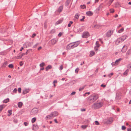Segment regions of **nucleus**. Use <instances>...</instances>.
Returning <instances> with one entry per match:
<instances>
[{
  "mask_svg": "<svg viewBox=\"0 0 131 131\" xmlns=\"http://www.w3.org/2000/svg\"><path fill=\"white\" fill-rule=\"evenodd\" d=\"M126 127L124 126H122V129L123 130H124L126 129Z\"/></svg>",
  "mask_w": 131,
  "mask_h": 131,
  "instance_id": "09e8293b",
  "label": "nucleus"
},
{
  "mask_svg": "<svg viewBox=\"0 0 131 131\" xmlns=\"http://www.w3.org/2000/svg\"><path fill=\"white\" fill-rule=\"evenodd\" d=\"M79 15L78 14H77L75 16V17L76 19H78L79 17Z\"/></svg>",
  "mask_w": 131,
  "mask_h": 131,
  "instance_id": "58836bf2",
  "label": "nucleus"
},
{
  "mask_svg": "<svg viewBox=\"0 0 131 131\" xmlns=\"http://www.w3.org/2000/svg\"><path fill=\"white\" fill-rule=\"evenodd\" d=\"M38 110L37 108H34L32 109L30 111V114L32 115L37 114L38 112Z\"/></svg>",
  "mask_w": 131,
  "mask_h": 131,
  "instance_id": "0eeeda50",
  "label": "nucleus"
},
{
  "mask_svg": "<svg viewBox=\"0 0 131 131\" xmlns=\"http://www.w3.org/2000/svg\"><path fill=\"white\" fill-rule=\"evenodd\" d=\"M8 64V63L7 62H5L2 65V67H5Z\"/></svg>",
  "mask_w": 131,
  "mask_h": 131,
  "instance_id": "a878e982",
  "label": "nucleus"
},
{
  "mask_svg": "<svg viewBox=\"0 0 131 131\" xmlns=\"http://www.w3.org/2000/svg\"><path fill=\"white\" fill-rule=\"evenodd\" d=\"M127 47L126 46H124L122 49V51L123 52H124L126 50Z\"/></svg>",
  "mask_w": 131,
  "mask_h": 131,
  "instance_id": "4468645a",
  "label": "nucleus"
},
{
  "mask_svg": "<svg viewBox=\"0 0 131 131\" xmlns=\"http://www.w3.org/2000/svg\"><path fill=\"white\" fill-rule=\"evenodd\" d=\"M20 65L21 66H22L23 65V63H22V62L21 61L20 62Z\"/></svg>",
  "mask_w": 131,
  "mask_h": 131,
  "instance_id": "680f3d73",
  "label": "nucleus"
},
{
  "mask_svg": "<svg viewBox=\"0 0 131 131\" xmlns=\"http://www.w3.org/2000/svg\"><path fill=\"white\" fill-rule=\"evenodd\" d=\"M58 113L57 111H54L52 112L50 114L46 116V119H51L54 117L58 115Z\"/></svg>",
  "mask_w": 131,
  "mask_h": 131,
  "instance_id": "7ed1b4c3",
  "label": "nucleus"
},
{
  "mask_svg": "<svg viewBox=\"0 0 131 131\" xmlns=\"http://www.w3.org/2000/svg\"><path fill=\"white\" fill-rule=\"evenodd\" d=\"M38 128V126L36 124H34L33 125L32 129L35 130H37Z\"/></svg>",
  "mask_w": 131,
  "mask_h": 131,
  "instance_id": "9b49d317",
  "label": "nucleus"
},
{
  "mask_svg": "<svg viewBox=\"0 0 131 131\" xmlns=\"http://www.w3.org/2000/svg\"><path fill=\"white\" fill-rule=\"evenodd\" d=\"M73 22L72 21H70L69 23L68 24V27H70L71 26V25L72 24Z\"/></svg>",
  "mask_w": 131,
  "mask_h": 131,
  "instance_id": "4c0bfd02",
  "label": "nucleus"
},
{
  "mask_svg": "<svg viewBox=\"0 0 131 131\" xmlns=\"http://www.w3.org/2000/svg\"><path fill=\"white\" fill-rule=\"evenodd\" d=\"M110 12L111 13H113L114 12V9H110Z\"/></svg>",
  "mask_w": 131,
  "mask_h": 131,
  "instance_id": "3c124183",
  "label": "nucleus"
},
{
  "mask_svg": "<svg viewBox=\"0 0 131 131\" xmlns=\"http://www.w3.org/2000/svg\"><path fill=\"white\" fill-rule=\"evenodd\" d=\"M24 124L25 126H27L28 125V123L26 122H24Z\"/></svg>",
  "mask_w": 131,
  "mask_h": 131,
  "instance_id": "49530a36",
  "label": "nucleus"
},
{
  "mask_svg": "<svg viewBox=\"0 0 131 131\" xmlns=\"http://www.w3.org/2000/svg\"><path fill=\"white\" fill-rule=\"evenodd\" d=\"M57 41L55 39H53L51 40V42L52 45H54L56 43Z\"/></svg>",
  "mask_w": 131,
  "mask_h": 131,
  "instance_id": "a211bd4d",
  "label": "nucleus"
},
{
  "mask_svg": "<svg viewBox=\"0 0 131 131\" xmlns=\"http://www.w3.org/2000/svg\"><path fill=\"white\" fill-rule=\"evenodd\" d=\"M80 8L82 9H84V8H86V6L84 5H81L80 6Z\"/></svg>",
  "mask_w": 131,
  "mask_h": 131,
  "instance_id": "473e14b6",
  "label": "nucleus"
},
{
  "mask_svg": "<svg viewBox=\"0 0 131 131\" xmlns=\"http://www.w3.org/2000/svg\"><path fill=\"white\" fill-rule=\"evenodd\" d=\"M70 2V0H67L65 2V5L66 6H68Z\"/></svg>",
  "mask_w": 131,
  "mask_h": 131,
  "instance_id": "6ab92c4d",
  "label": "nucleus"
},
{
  "mask_svg": "<svg viewBox=\"0 0 131 131\" xmlns=\"http://www.w3.org/2000/svg\"><path fill=\"white\" fill-rule=\"evenodd\" d=\"M45 65V64L44 62H42L41 64H40L39 65V66L41 67H43Z\"/></svg>",
  "mask_w": 131,
  "mask_h": 131,
  "instance_id": "7c9ffc66",
  "label": "nucleus"
},
{
  "mask_svg": "<svg viewBox=\"0 0 131 131\" xmlns=\"http://www.w3.org/2000/svg\"><path fill=\"white\" fill-rule=\"evenodd\" d=\"M127 68L131 70V63L128 64L127 65Z\"/></svg>",
  "mask_w": 131,
  "mask_h": 131,
  "instance_id": "c9c22d12",
  "label": "nucleus"
},
{
  "mask_svg": "<svg viewBox=\"0 0 131 131\" xmlns=\"http://www.w3.org/2000/svg\"><path fill=\"white\" fill-rule=\"evenodd\" d=\"M38 44H36L35 45L33 46V48H35L37 45Z\"/></svg>",
  "mask_w": 131,
  "mask_h": 131,
  "instance_id": "338daca9",
  "label": "nucleus"
},
{
  "mask_svg": "<svg viewBox=\"0 0 131 131\" xmlns=\"http://www.w3.org/2000/svg\"><path fill=\"white\" fill-rule=\"evenodd\" d=\"M79 69L78 68H77L75 70V73H78V71H79Z\"/></svg>",
  "mask_w": 131,
  "mask_h": 131,
  "instance_id": "8fccbe9b",
  "label": "nucleus"
},
{
  "mask_svg": "<svg viewBox=\"0 0 131 131\" xmlns=\"http://www.w3.org/2000/svg\"><path fill=\"white\" fill-rule=\"evenodd\" d=\"M8 66L9 68H13L14 67V66L12 64H9Z\"/></svg>",
  "mask_w": 131,
  "mask_h": 131,
  "instance_id": "ea45409f",
  "label": "nucleus"
},
{
  "mask_svg": "<svg viewBox=\"0 0 131 131\" xmlns=\"http://www.w3.org/2000/svg\"><path fill=\"white\" fill-rule=\"evenodd\" d=\"M95 44H96V46L97 47H99L100 45H99V42L97 41L96 42Z\"/></svg>",
  "mask_w": 131,
  "mask_h": 131,
  "instance_id": "79ce46f5",
  "label": "nucleus"
},
{
  "mask_svg": "<svg viewBox=\"0 0 131 131\" xmlns=\"http://www.w3.org/2000/svg\"><path fill=\"white\" fill-rule=\"evenodd\" d=\"M85 110V109L84 108H83L81 109V111L82 112L84 111Z\"/></svg>",
  "mask_w": 131,
  "mask_h": 131,
  "instance_id": "69168bd1",
  "label": "nucleus"
},
{
  "mask_svg": "<svg viewBox=\"0 0 131 131\" xmlns=\"http://www.w3.org/2000/svg\"><path fill=\"white\" fill-rule=\"evenodd\" d=\"M52 68L51 66L49 65L46 68V70L48 71L49 69H51Z\"/></svg>",
  "mask_w": 131,
  "mask_h": 131,
  "instance_id": "5701e85b",
  "label": "nucleus"
},
{
  "mask_svg": "<svg viewBox=\"0 0 131 131\" xmlns=\"http://www.w3.org/2000/svg\"><path fill=\"white\" fill-rule=\"evenodd\" d=\"M116 99L118 100H119L121 98L120 94H116Z\"/></svg>",
  "mask_w": 131,
  "mask_h": 131,
  "instance_id": "dca6fc26",
  "label": "nucleus"
},
{
  "mask_svg": "<svg viewBox=\"0 0 131 131\" xmlns=\"http://www.w3.org/2000/svg\"><path fill=\"white\" fill-rule=\"evenodd\" d=\"M122 60V59L121 58H119V59L116 60L115 62V63L116 64H117L121 60Z\"/></svg>",
  "mask_w": 131,
  "mask_h": 131,
  "instance_id": "b1692460",
  "label": "nucleus"
},
{
  "mask_svg": "<svg viewBox=\"0 0 131 131\" xmlns=\"http://www.w3.org/2000/svg\"><path fill=\"white\" fill-rule=\"evenodd\" d=\"M19 55L18 56L16 57L17 59H20L22 58V57L23 56L22 55H21L20 53H19Z\"/></svg>",
  "mask_w": 131,
  "mask_h": 131,
  "instance_id": "c756f323",
  "label": "nucleus"
},
{
  "mask_svg": "<svg viewBox=\"0 0 131 131\" xmlns=\"http://www.w3.org/2000/svg\"><path fill=\"white\" fill-rule=\"evenodd\" d=\"M103 105V103L102 102H96L93 104L92 107L95 109H98L102 107Z\"/></svg>",
  "mask_w": 131,
  "mask_h": 131,
  "instance_id": "20e7f679",
  "label": "nucleus"
},
{
  "mask_svg": "<svg viewBox=\"0 0 131 131\" xmlns=\"http://www.w3.org/2000/svg\"><path fill=\"white\" fill-rule=\"evenodd\" d=\"M85 86H84L81 88L79 89V91H81L83 90Z\"/></svg>",
  "mask_w": 131,
  "mask_h": 131,
  "instance_id": "a19ab883",
  "label": "nucleus"
},
{
  "mask_svg": "<svg viewBox=\"0 0 131 131\" xmlns=\"http://www.w3.org/2000/svg\"><path fill=\"white\" fill-rule=\"evenodd\" d=\"M95 54V52L93 51H91L90 52V57H92Z\"/></svg>",
  "mask_w": 131,
  "mask_h": 131,
  "instance_id": "412c9836",
  "label": "nucleus"
},
{
  "mask_svg": "<svg viewBox=\"0 0 131 131\" xmlns=\"http://www.w3.org/2000/svg\"><path fill=\"white\" fill-rule=\"evenodd\" d=\"M18 91L19 93H20L21 92V88H19L18 89Z\"/></svg>",
  "mask_w": 131,
  "mask_h": 131,
  "instance_id": "a18cd8bd",
  "label": "nucleus"
},
{
  "mask_svg": "<svg viewBox=\"0 0 131 131\" xmlns=\"http://www.w3.org/2000/svg\"><path fill=\"white\" fill-rule=\"evenodd\" d=\"M17 91V89L16 88H15L13 90V92L16 93Z\"/></svg>",
  "mask_w": 131,
  "mask_h": 131,
  "instance_id": "4d7b16f0",
  "label": "nucleus"
},
{
  "mask_svg": "<svg viewBox=\"0 0 131 131\" xmlns=\"http://www.w3.org/2000/svg\"><path fill=\"white\" fill-rule=\"evenodd\" d=\"M63 69V66L61 65L60 67H59V69L60 70H62Z\"/></svg>",
  "mask_w": 131,
  "mask_h": 131,
  "instance_id": "5fc2aeb1",
  "label": "nucleus"
},
{
  "mask_svg": "<svg viewBox=\"0 0 131 131\" xmlns=\"http://www.w3.org/2000/svg\"><path fill=\"white\" fill-rule=\"evenodd\" d=\"M86 14L88 16H91L93 15V13L91 11H89L87 12H86Z\"/></svg>",
  "mask_w": 131,
  "mask_h": 131,
  "instance_id": "2eb2a0df",
  "label": "nucleus"
},
{
  "mask_svg": "<svg viewBox=\"0 0 131 131\" xmlns=\"http://www.w3.org/2000/svg\"><path fill=\"white\" fill-rule=\"evenodd\" d=\"M126 55L127 56H129L131 54V49H129L126 52Z\"/></svg>",
  "mask_w": 131,
  "mask_h": 131,
  "instance_id": "4be33fe9",
  "label": "nucleus"
},
{
  "mask_svg": "<svg viewBox=\"0 0 131 131\" xmlns=\"http://www.w3.org/2000/svg\"><path fill=\"white\" fill-rule=\"evenodd\" d=\"M63 20L60 19L58 21H57L55 23V25H57L58 24L61 23L63 21Z\"/></svg>",
  "mask_w": 131,
  "mask_h": 131,
  "instance_id": "f3484780",
  "label": "nucleus"
},
{
  "mask_svg": "<svg viewBox=\"0 0 131 131\" xmlns=\"http://www.w3.org/2000/svg\"><path fill=\"white\" fill-rule=\"evenodd\" d=\"M102 8H103V4H101L100 5L99 7L96 8V10L97 12H98Z\"/></svg>",
  "mask_w": 131,
  "mask_h": 131,
  "instance_id": "f8f14e48",
  "label": "nucleus"
},
{
  "mask_svg": "<svg viewBox=\"0 0 131 131\" xmlns=\"http://www.w3.org/2000/svg\"><path fill=\"white\" fill-rule=\"evenodd\" d=\"M113 73H111L110 74H109L108 76L110 78L111 77V76L113 75Z\"/></svg>",
  "mask_w": 131,
  "mask_h": 131,
  "instance_id": "de8ad7c7",
  "label": "nucleus"
},
{
  "mask_svg": "<svg viewBox=\"0 0 131 131\" xmlns=\"http://www.w3.org/2000/svg\"><path fill=\"white\" fill-rule=\"evenodd\" d=\"M88 127V125H82L81 126V127L83 129H85Z\"/></svg>",
  "mask_w": 131,
  "mask_h": 131,
  "instance_id": "cd10ccee",
  "label": "nucleus"
},
{
  "mask_svg": "<svg viewBox=\"0 0 131 131\" xmlns=\"http://www.w3.org/2000/svg\"><path fill=\"white\" fill-rule=\"evenodd\" d=\"M62 35V33L61 32H60V33H59V34H58V36L59 37H60Z\"/></svg>",
  "mask_w": 131,
  "mask_h": 131,
  "instance_id": "13d9d810",
  "label": "nucleus"
},
{
  "mask_svg": "<svg viewBox=\"0 0 131 131\" xmlns=\"http://www.w3.org/2000/svg\"><path fill=\"white\" fill-rule=\"evenodd\" d=\"M128 72V70L127 69L124 72V73H123V75H127Z\"/></svg>",
  "mask_w": 131,
  "mask_h": 131,
  "instance_id": "c85d7f7f",
  "label": "nucleus"
},
{
  "mask_svg": "<svg viewBox=\"0 0 131 131\" xmlns=\"http://www.w3.org/2000/svg\"><path fill=\"white\" fill-rule=\"evenodd\" d=\"M32 50L31 49H29L28 50H27V51L25 53V54H26V55H27V54H28V53L29 52V50H31V51Z\"/></svg>",
  "mask_w": 131,
  "mask_h": 131,
  "instance_id": "864d4df0",
  "label": "nucleus"
},
{
  "mask_svg": "<svg viewBox=\"0 0 131 131\" xmlns=\"http://www.w3.org/2000/svg\"><path fill=\"white\" fill-rule=\"evenodd\" d=\"M95 123L96 125H99V123L98 122V121H95Z\"/></svg>",
  "mask_w": 131,
  "mask_h": 131,
  "instance_id": "6e6d98bb",
  "label": "nucleus"
},
{
  "mask_svg": "<svg viewBox=\"0 0 131 131\" xmlns=\"http://www.w3.org/2000/svg\"><path fill=\"white\" fill-rule=\"evenodd\" d=\"M63 6H60L59 8H58V12L60 13L61 12L63 9Z\"/></svg>",
  "mask_w": 131,
  "mask_h": 131,
  "instance_id": "ddd939ff",
  "label": "nucleus"
},
{
  "mask_svg": "<svg viewBox=\"0 0 131 131\" xmlns=\"http://www.w3.org/2000/svg\"><path fill=\"white\" fill-rule=\"evenodd\" d=\"M75 92H73L71 93V95H74L75 94Z\"/></svg>",
  "mask_w": 131,
  "mask_h": 131,
  "instance_id": "052dcab7",
  "label": "nucleus"
},
{
  "mask_svg": "<svg viewBox=\"0 0 131 131\" xmlns=\"http://www.w3.org/2000/svg\"><path fill=\"white\" fill-rule=\"evenodd\" d=\"M36 118L35 117L33 118L31 120V122L32 123H34L36 121Z\"/></svg>",
  "mask_w": 131,
  "mask_h": 131,
  "instance_id": "2f4dec72",
  "label": "nucleus"
},
{
  "mask_svg": "<svg viewBox=\"0 0 131 131\" xmlns=\"http://www.w3.org/2000/svg\"><path fill=\"white\" fill-rule=\"evenodd\" d=\"M98 98V94H96L90 96L88 100V101L92 103L95 101Z\"/></svg>",
  "mask_w": 131,
  "mask_h": 131,
  "instance_id": "f03ea898",
  "label": "nucleus"
},
{
  "mask_svg": "<svg viewBox=\"0 0 131 131\" xmlns=\"http://www.w3.org/2000/svg\"><path fill=\"white\" fill-rule=\"evenodd\" d=\"M55 30L54 29H53L51 30L50 32L51 34H53L55 32Z\"/></svg>",
  "mask_w": 131,
  "mask_h": 131,
  "instance_id": "37998d69",
  "label": "nucleus"
},
{
  "mask_svg": "<svg viewBox=\"0 0 131 131\" xmlns=\"http://www.w3.org/2000/svg\"><path fill=\"white\" fill-rule=\"evenodd\" d=\"M113 121V118L112 117H110L104 119L103 122L105 124H111Z\"/></svg>",
  "mask_w": 131,
  "mask_h": 131,
  "instance_id": "39448f33",
  "label": "nucleus"
},
{
  "mask_svg": "<svg viewBox=\"0 0 131 131\" xmlns=\"http://www.w3.org/2000/svg\"><path fill=\"white\" fill-rule=\"evenodd\" d=\"M77 82V80H74L71 82V83L73 84H75L76 82Z\"/></svg>",
  "mask_w": 131,
  "mask_h": 131,
  "instance_id": "e433bc0d",
  "label": "nucleus"
},
{
  "mask_svg": "<svg viewBox=\"0 0 131 131\" xmlns=\"http://www.w3.org/2000/svg\"><path fill=\"white\" fill-rule=\"evenodd\" d=\"M5 107L4 105H2L0 106V112Z\"/></svg>",
  "mask_w": 131,
  "mask_h": 131,
  "instance_id": "393cba45",
  "label": "nucleus"
},
{
  "mask_svg": "<svg viewBox=\"0 0 131 131\" xmlns=\"http://www.w3.org/2000/svg\"><path fill=\"white\" fill-rule=\"evenodd\" d=\"M12 111L11 110H8V112L9 114L8 115V116H10V115L12 114Z\"/></svg>",
  "mask_w": 131,
  "mask_h": 131,
  "instance_id": "72a5a7b5",
  "label": "nucleus"
},
{
  "mask_svg": "<svg viewBox=\"0 0 131 131\" xmlns=\"http://www.w3.org/2000/svg\"><path fill=\"white\" fill-rule=\"evenodd\" d=\"M106 85H104L103 84H102L101 85V87H103V88H105V87H106Z\"/></svg>",
  "mask_w": 131,
  "mask_h": 131,
  "instance_id": "e2e57ef3",
  "label": "nucleus"
},
{
  "mask_svg": "<svg viewBox=\"0 0 131 131\" xmlns=\"http://www.w3.org/2000/svg\"><path fill=\"white\" fill-rule=\"evenodd\" d=\"M23 103L21 102H19L18 103V106L19 107L21 108L22 106Z\"/></svg>",
  "mask_w": 131,
  "mask_h": 131,
  "instance_id": "aec40b11",
  "label": "nucleus"
},
{
  "mask_svg": "<svg viewBox=\"0 0 131 131\" xmlns=\"http://www.w3.org/2000/svg\"><path fill=\"white\" fill-rule=\"evenodd\" d=\"M9 99L8 98H7L6 99L4 100L3 101V103H7L9 101Z\"/></svg>",
  "mask_w": 131,
  "mask_h": 131,
  "instance_id": "bb28decb",
  "label": "nucleus"
},
{
  "mask_svg": "<svg viewBox=\"0 0 131 131\" xmlns=\"http://www.w3.org/2000/svg\"><path fill=\"white\" fill-rule=\"evenodd\" d=\"M90 36V34L89 32L88 31L84 32L82 35V37L84 38H86Z\"/></svg>",
  "mask_w": 131,
  "mask_h": 131,
  "instance_id": "6e6552de",
  "label": "nucleus"
},
{
  "mask_svg": "<svg viewBox=\"0 0 131 131\" xmlns=\"http://www.w3.org/2000/svg\"><path fill=\"white\" fill-rule=\"evenodd\" d=\"M113 32H112L111 30H109L108 31L106 34V36L108 37H110L112 34Z\"/></svg>",
  "mask_w": 131,
  "mask_h": 131,
  "instance_id": "1a4fd4ad",
  "label": "nucleus"
},
{
  "mask_svg": "<svg viewBox=\"0 0 131 131\" xmlns=\"http://www.w3.org/2000/svg\"><path fill=\"white\" fill-rule=\"evenodd\" d=\"M98 47H96V46H95L94 47V49L95 51H97L98 50Z\"/></svg>",
  "mask_w": 131,
  "mask_h": 131,
  "instance_id": "603ef678",
  "label": "nucleus"
},
{
  "mask_svg": "<svg viewBox=\"0 0 131 131\" xmlns=\"http://www.w3.org/2000/svg\"><path fill=\"white\" fill-rule=\"evenodd\" d=\"M124 30V28H122L119 30L118 31V32L119 33H121Z\"/></svg>",
  "mask_w": 131,
  "mask_h": 131,
  "instance_id": "f704fd0d",
  "label": "nucleus"
},
{
  "mask_svg": "<svg viewBox=\"0 0 131 131\" xmlns=\"http://www.w3.org/2000/svg\"><path fill=\"white\" fill-rule=\"evenodd\" d=\"M127 131H131V128H127Z\"/></svg>",
  "mask_w": 131,
  "mask_h": 131,
  "instance_id": "774afa93",
  "label": "nucleus"
},
{
  "mask_svg": "<svg viewBox=\"0 0 131 131\" xmlns=\"http://www.w3.org/2000/svg\"><path fill=\"white\" fill-rule=\"evenodd\" d=\"M127 38V36L125 35L122 36L118 39L116 41L115 44L116 45H118L120 43L123 41Z\"/></svg>",
  "mask_w": 131,
  "mask_h": 131,
  "instance_id": "423d86ee",
  "label": "nucleus"
},
{
  "mask_svg": "<svg viewBox=\"0 0 131 131\" xmlns=\"http://www.w3.org/2000/svg\"><path fill=\"white\" fill-rule=\"evenodd\" d=\"M57 81L56 80H55L53 81V84H55V83H57Z\"/></svg>",
  "mask_w": 131,
  "mask_h": 131,
  "instance_id": "0e129e2a",
  "label": "nucleus"
},
{
  "mask_svg": "<svg viewBox=\"0 0 131 131\" xmlns=\"http://www.w3.org/2000/svg\"><path fill=\"white\" fill-rule=\"evenodd\" d=\"M78 42H72L67 45L66 47V49L67 50H70L76 47L79 45Z\"/></svg>",
  "mask_w": 131,
  "mask_h": 131,
  "instance_id": "f257e3e1",
  "label": "nucleus"
},
{
  "mask_svg": "<svg viewBox=\"0 0 131 131\" xmlns=\"http://www.w3.org/2000/svg\"><path fill=\"white\" fill-rule=\"evenodd\" d=\"M29 91V89L24 88L23 91V94H25L28 93Z\"/></svg>",
  "mask_w": 131,
  "mask_h": 131,
  "instance_id": "9d476101",
  "label": "nucleus"
},
{
  "mask_svg": "<svg viewBox=\"0 0 131 131\" xmlns=\"http://www.w3.org/2000/svg\"><path fill=\"white\" fill-rule=\"evenodd\" d=\"M36 34H35V33L33 34L32 36L31 37L32 38H34V37H35V36H36Z\"/></svg>",
  "mask_w": 131,
  "mask_h": 131,
  "instance_id": "bf43d9fd",
  "label": "nucleus"
},
{
  "mask_svg": "<svg viewBox=\"0 0 131 131\" xmlns=\"http://www.w3.org/2000/svg\"><path fill=\"white\" fill-rule=\"evenodd\" d=\"M85 18V17L84 16H83V18L82 19H81L80 20L81 21H84V19Z\"/></svg>",
  "mask_w": 131,
  "mask_h": 131,
  "instance_id": "c03bdc74",
  "label": "nucleus"
}]
</instances>
